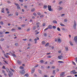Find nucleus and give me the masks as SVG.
<instances>
[{
  "instance_id": "obj_1",
  "label": "nucleus",
  "mask_w": 77,
  "mask_h": 77,
  "mask_svg": "<svg viewBox=\"0 0 77 77\" xmlns=\"http://www.w3.org/2000/svg\"><path fill=\"white\" fill-rule=\"evenodd\" d=\"M74 24L73 26V28L75 30H76V26H77V23L75 20H74Z\"/></svg>"
},
{
  "instance_id": "obj_2",
  "label": "nucleus",
  "mask_w": 77,
  "mask_h": 77,
  "mask_svg": "<svg viewBox=\"0 0 77 77\" xmlns=\"http://www.w3.org/2000/svg\"><path fill=\"white\" fill-rule=\"evenodd\" d=\"M60 77H63L65 76V72H63L60 74Z\"/></svg>"
},
{
  "instance_id": "obj_3",
  "label": "nucleus",
  "mask_w": 77,
  "mask_h": 77,
  "mask_svg": "<svg viewBox=\"0 0 77 77\" xmlns=\"http://www.w3.org/2000/svg\"><path fill=\"white\" fill-rule=\"evenodd\" d=\"M48 10H49V11H51V12L53 11V10H52V9H51V6L48 5Z\"/></svg>"
},
{
  "instance_id": "obj_4",
  "label": "nucleus",
  "mask_w": 77,
  "mask_h": 77,
  "mask_svg": "<svg viewBox=\"0 0 77 77\" xmlns=\"http://www.w3.org/2000/svg\"><path fill=\"white\" fill-rule=\"evenodd\" d=\"M19 72H20V74H24L26 73V72H25L24 70H23L22 71H20Z\"/></svg>"
},
{
  "instance_id": "obj_5",
  "label": "nucleus",
  "mask_w": 77,
  "mask_h": 77,
  "mask_svg": "<svg viewBox=\"0 0 77 77\" xmlns=\"http://www.w3.org/2000/svg\"><path fill=\"white\" fill-rule=\"evenodd\" d=\"M9 72H10V74H8V75L9 77H11V76L13 75V73H12V72L10 71Z\"/></svg>"
},
{
  "instance_id": "obj_6",
  "label": "nucleus",
  "mask_w": 77,
  "mask_h": 77,
  "mask_svg": "<svg viewBox=\"0 0 77 77\" xmlns=\"http://www.w3.org/2000/svg\"><path fill=\"white\" fill-rule=\"evenodd\" d=\"M74 40L75 42V43H77V36H76L74 38Z\"/></svg>"
},
{
  "instance_id": "obj_7",
  "label": "nucleus",
  "mask_w": 77,
  "mask_h": 77,
  "mask_svg": "<svg viewBox=\"0 0 77 77\" xmlns=\"http://www.w3.org/2000/svg\"><path fill=\"white\" fill-rule=\"evenodd\" d=\"M58 57L59 59H62L61 58H63V56L62 55H60L59 56H58Z\"/></svg>"
},
{
  "instance_id": "obj_8",
  "label": "nucleus",
  "mask_w": 77,
  "mask_h": 77,
  "mask_svg": "<svg viewBox=\"0 0 77 77\" xmlns=\"http://www.w3.org/2000/svg\"><path fill=\"white\" fill-rule=\"evenodd\" d=\"M39 24H40V23L39 22H38L36 23V25H37V28H38V27H39Z\"/></svg>"
},
{
  "instance_id": "obj_9",
  "label": "nucleus",
  "mask_w": 77,
  "mask_h": 77,
  "mask_svg": "<svg viewBox=\"0 0 77 77\" xmlns=\"http://www.w3.org/2000/svg\"><path fill=\"white\" fill-rule=\"evenodd\" d=\"M48 29H52V27L51 25H49L48 26Z\"/></svg>"
},
{
  "instance_id": "obj_10",
  "label": "nucleus",
  "mask_w": 77,
  "mask_h": 77,
  "mask_svg": "<svg viewBox=\"0 0 77 77\" xmlns=\"http://www.w3.org/2000/svg\"><path fill=\"white\" fill-rule=\"evenodd\" d=\"M74 72H75V70H73L72 71L70 72V74H74Z\"/></svg>"
},
{
  "instance_id": "obj_11",
  "label": "nucleus",
  "mask_w": 77,
  "mask_h": 77,
  "mask_svg": "<svg viewBox=\"0 0 77 77\" xmlns=\"http://www.w3.org/2000/svg\"><path fill=\"white\" fill-rule=\"evenodd\" d=\"M52 23H54L55 24H57V21L56 20H53L52 21Z\"/></svg>"
},
{
  "instance_id": "obj_12",
  "label": "nucleus",
  "mask_w": 77,
  "mask_h": 77,
  "mask_svg": "<svg viewBox=\"0 0 77 77\" xmlns=\"http://www.w3.org/2000/svg\"><path fill=\"white\" fill-rule=\"evenodd\" d=\"M58 63H64V62L62 61H58Z\"/></svg>"
},
{
  "instance_id": "obj_13",
  "label": "nucleus",
  "mask_w": 77,
  "mask_h": 77,
  "mask_svg": "<svg viewBox=\"0 0 77 77\" xmlns=\"http://www.w3.org/2000/svg\"><path fill=\"white\" fill-rule=\"evenodd\" d=\"M58 42H59V43H61L62 42V41L60 39H58Z\"/></svg>"
},
{
  "instance_id": "obj_14",
  "label": "nucleus",
  "mask_w": 77,
  "mask_h": 77,
  "mask_svg": "<svg viewBox=\"0 0 77 77\" xmlns=\"http://www.w3.org/2000/svg\"><path fill=\"white\" fill-rule=\"evenodd\" d=\"M47 8V5H44L43 7V8H44V9H46Z\"/></svg>"
},
{
  "instance_id": "obj_15",
  "label": "nucleus",
  "mask_w": 77,
  "mask_h": 77,
  "mask_svg": "<svg viewBox=\"0 0 77 77\" xmlns=\"http://www.w3.org/2000/svg\"><path fill=\"white\" fill-rule=\"evenodd\" d=\"M6 69L8 72H9L10 71H9V69L8 68H6Z\"/></svg>"
},
{
  "instance_id": "obj_16",
  "label": "nucleus",
  "mask_w": 77,
  "mask_h": 77,
  "mask_svg": "<svg viewBox=\"0 0 77 77\" xmlns=\"http://www.w3.org/2000/svg\"><path fill=\"white\" fill-rule=\"evenodd\" d=\"M11 54V55H12V56H14V57H16V55H15V54H13V53H12Z\"/></svg>"
},
{
  "instance_id": "obj_17",
  "label": "nucleus",
  "mask_w": 77,
  "mask_h": 77,
  "mask_svg": "<svg viewBox=\"0 0 77 77\" xmlns=\"http://www.w3.org/2000/svg\"><path fill=\"white\" fill-rule=\"evenodd\" d=\"M17 63H18V64H19V65H20V64H21V62H20V61L19 60H18Z\"/></svg>"
},
{
  "instance_id": "obj_18",
  "label": "nucleus",
  "mask_w": 77,
  "mask_h": 77,
  "mask_svg": "<svg viewBox=\"0 0 77 77\" xmlns=\"http://www.w3.org/2000/svg\"><path fill=\"white\" fill-rule=\"evenodd\" d=\"M38 71L39 73H40V74H42V71H41V70L39 69Z\"/></svg>"
},
{
  "instance_id": "obj_19",
  "label": "nucleus",
  "mask_w": 77,
  "mask_h": 77,
  "mask_svg": "<svg viewBox=\"0 0 77 77\" xmlns=\"http://www.w3.org/2000/svg\"><path fill=\"white\" fill-rule=\"evenodd\" d=\"M20 69H24V67L22 66H20Z\"/></svg>"
},
{
  "instance_id": "obj_20",
  "label": "nucleus",
  "mask_w": 77,
  "mask_h": 77,
  "mask_svg": "<svg viewBox=\"0 0 77 77\" xmlns=\"http://www.w3.org/2000/svg\"><path fill=\"white\" fill-rule=\"evenodd\" d=\"M62 9H63V8H62V7H60L59 8L58 10L59 11H60L61 10H62Z\"/></svg>"
},
{
  "instance_id": "obj_21",
  "label": "nucleus",
  "mask_w": 77,
  "mask_h": 77,
  "mask_svg": "<svg viewBox=\"0 0 77 77\" xmlns=\"http://www.w3.org/2000/svg\"><path fill=\"white\" fill-rule=\"evenodd\" d=\"M53 74H54V75H55L56 73H55V70H53Z\"/></svg>"
},
{
  "instance_id": "obj_22",
  "label": "nucleus",
  "mask_w": 77,
  "mask_h": 77,
  "mask_svg": "<svg viewBox=\"0 0 77 77\" xmlns=\"http://www.w3.org/2000/svg\"><path fill=\"white\" fill-rule=\"evenodd\" d=\"M49 45V43H48L45 45V47H47Z\"/></svg>"
},
{
  "instance_id": "obj_23",
  "label": "nucleus",
  "mask_w": 77,
  "mask_h": 77,
  "mask_svg": "<svg viewBox=\"0 0 77 77\" xmlns=\"http://www.w3.org/2000/svg\"><path fill=\"white\" fill-rule=\"evenodd\" d=\"M63 30H65V32H67V29H65L64 28H63L62 29Z\"/></svg>"
},
{
  "instance_id": "obj_24",
  "label": "nucleus",
  "mask_w": 77,
  "mask_h": 77,
  "mask_svg": "<svg viewBox=\"0 0 77 77\" xmlns=\"http://www.w3.org/2000/svg\"><path fill=\"white\" fill-rule=\"evenodd\" d=\"M47 57L49 59L50 58H51V57H52L51 56L49 55Z\"/></svg>"
},
{
  "instance_id": "obj_25",
  "label": "nucleus",
  "mask_w": 77,
  "mask_h": 77,
  "mask_svg": "<svg viewBox=\"0 0 77 77\" xmlns=\"http://www.w3.org/2000/svg\"><path fill=\"white\" fill-rule=\"evenodd\" d=\"M24 76H26V77H29V74L28 73H26L25 75Z\"/></svg>"
},
{
  "instance_id": "obj_26",
  "label": "nucleus",
  "mask_w": 77,
  "mask_h": 77,
  "mask_svg": "<svg viewBox=\"0 0 77 77\" xmlns=\"http://www.w3.org/2000/svg\"><path fill=\"white\" fill-rule=\"evenodd\" d=\"M42 44L44 45V44H45V42L44 41H43L42 42Z\"/></svg>"
},
{
  "instance_id": "obj_27",
  "label": "nucleus",
  "mask_w": 77,
  "mask_h": 77,
  "mask_svg": "<svg viewBox=\"0 0 77 77\" xmlns=\"http://www.w3.org/2000/svg\"><path fill=\"white\" fill-rule=\"evenodd\" d=\"M17 9H21V8H20V6H19V5H18V6L17 7Z\"/></svg>"
},
{
  "instance_id": "obj_28",
  "label": "nucleus",
  "mask_w": 77,
  "mask_h": 77,
  "mask_svg": "<svg viewBox=\"0 0 77 77\" xmlns=\"http://www.w3.org/2000/svg\"><path fill=\"white\" fill-rule=\"evenodd\" d=\"M35 11V8H32V9L31 10V12H34Z\"/></svg>"
},
{
  "instance_id": "obj_29",
  "label": "nucleus",
  "mask_w": 77,
  "mask_h": 77,
  "mask_svg": "<svg viewBox=\"0 0 77 77\" xmlns=\"http://www.w3.org/2000/svg\"><path fill=\"white\" fill-rule=\"evenodd\" d=\"M4 9H5L4 8L2 9V12L3 13H4Z\"/></svg>"
},
{
  "instance_id": "obj_30",
  "label": "nucleus",
  "mask_w": 77,
  "mask_h": 77,
  "mask_svg": "<svg viewBox=\"0 0 77 77\" xmlns=\"http://www.w3.org/2000/svg\"><path fill=\"white\" fill-rule=\"evenodd\" d=\"M70 44L71 45H73V44L72 43V42L71 41H70Z\"/></svg>"
},
{
  "instance_id": "obj_31",
  "label": "nucleus",
  "mask_w": 77,
  "mask_h": 77,
  "mask_svg": "<svg viewBox=\"0 0 77 77\" xmlns=\"http://www.w3.org/2000/svg\"><path fill=\"white\" fill-rule=\"evenodd\" d=\"M65 49H66V51H68V48L67 47H66L65 48Z\"/></svg>"
},
{
  "instance_id": "obj_32",
  "label": "nucleus",
  "mask_w": 77,
  "mask_h": 77,
  "mask_svg": "<svg viewBox=\"0 0 77 77\" xmlns=\"http://www.w3.org/2000/svg\"><path fill=\"white\" fill-rule=\"evenodd\" d=\"M15 14L17 16H18V13L17 12H16Z\"/></svg>"
},
{
  "instance_id": "obj_33",
  "label": "nucleus",
  "mask_w": 77,
  "mask_h": 77,
  "mask_svg": "<svg viewBox=\"0 0 77 77\" xmlns=\"http://www.w3.org/2000/svg\"><path fill=\"white\" fill-rule=\"evenodd\" d=\"M36 29V26H34L33 27V30H35Z\"/></svg>"
},
{
  "instance_id": "obj_34",
  "label": "nucleus",
  "mask_w": 77,
  "mask_h": 77,
  "mask_svg": "<svg viewBox=\"0 0 77 77\" xmlns=\"http://www.w3.org/2000/svg\"><path fill=\"white\" fill-rule=\"evenodd\" d=\"M57 30H58V31H60V29L59 27L57 28Z\"/></svg>"
},
{
  "instance_id": "obj_35",
  "label": "nucleus",
  "mask_w": 77,
  "mask_h": 77,
  "mask_svg": "<svg viewBox=\"0 0 77 77\" xmlns=\"http://www.w3.org/2000/svg\"><path fill=\"white\" fill-rule=\"evenodd\" d=\"M10 70H11V71H12L13 72H15V70L11 68H10Z\"/></svg>"
},
{
  "instance_id": "obj_36",
  "label": "nucleus",
  "mask_w": 77,
  "mask_h": 77,
  "mask_svg": "<svg viewBox=\"0 0 77 77\" xmlns=\"http://www.w3.org/2000/svg\"><path fill=\"white\" fill-rule=\"evenodd\" d=\"M68 21V19H64V22H67Z\"/></svg>"
},
{
  "instance_id": "obj_37",
  "label": "nucleus",
  "mask_w": 77,
  "mask_h": 77,
  "mask_svg": "<svg viewBox=\"0 0 77 77\" xmlns=\"http://www.w3.org/2000/svg\"><path fill=\"white\" fill-rule=\"evenodd\" d=\"M35 68H33L32 69V71H34V72L35 71Z\"/></svg>"
},
{
  "instance_id": "obj_38",
  "label": "nucleus",
  "mask_w": 77,
  "mask_h": 77,
  "mask_svg": "<svg viewBox=\"0 0 77 77\" xmlns=\"http://www.w3.org/2000/svg\"><path fill=\"white\" fill-rule=\"evenodd\" d=\"M12 15H13V14H8V16L9 17L10 16H12Z\"/></svg>"
},
{
  "instance_id": "obj_39",
  "label": "nucleus",
  "mask_w": 77,
  "mask_h": 77,
  "mask_svg": "<svg viewBox=\"0 0 77 77\" xmlns=\"http://www.w3.org/2000/svg\"><path fill=\"white\" fill-rule=\"evenodd\" d=\"M53 29H56V27L54 26H53Z\"/></svg>"
},
{
  "instance_id": "obj_40",
  "label": "nucleus",
  "mask_w": 77,
  "mask_h": 77,
  "mask_svg": "<svg viewBox=\"0 0 77 77\" xmlns=\"http://www.w3.org/2000/svg\"><path fill=\"white\" fill-rule=\"evenodd\" d=\"M40 62L41 63H44V61L43 60H40Z\"/></svg>"
},
{
  "instance_id": "obj_41",
  "label": "nucleus",
  "mask_w": 77,
  "mask_h": 77,
  "mask_svg": "<svg viewBox=\"0 0 77 77\" xmlns=\"http://www.w3.org/2000/svg\"><path fill=\"white\" fill-rule=\"evenodd\" d=\"M72 63L73 64V65H76L74 61H72Z\"/></svg>"
},
{
  "instance_id": "obj_42",
  "label": "nucleus",
  "mask_w": 77,
  "mask_h": 77,
  "mask_svg": "<svg viewBox=\"0 0 77 77\" xmlns=\"http://www.w3.org/2000/svg\"><path fill=\"white\" fill-rule=\"evenodd\" d=\"M14 5H16V6H19V5H18V4H17V3H14Z\"/></svg>"
},
{
  "instance_id": "obj_43",
  "label": "nucleus",
  "mask_w": 77,
  "mask_h": 77,
  "mask_svg": "<svg viewBox=\"0 0 77 77\" xmlns=\"http://www.w3.org/2000/svg\"><path fill=\"white\" fill-rule=\"evenodd\" d=\"M37 14L38 15L40 16L41 15V13L40 12L37 13Z\"/></svg>"
},
{
  "instance_id": "obj_44",
  "label": "nucleus",
  "mask_w": 77,
  "mask_h": 77,
  "mask_svg": "<svg viewBox=\"0 0 77 77\" xmlns=\"http://www.w3.org/2000/svg\"><path fill=\"white\" fill-rule=\"evenodd\" d=\"M48 28L47 27L46 28L44 29V31H45V30H48Z\"/></svg>"
},
{
  "instance_id": "obj_45",
  "label": "nucleus",
  "mask_w": 77,
  "mask_h": 77,
  "mask_svg": "<svg viewBox=\"0 0 77 77\" xmlns=\"http://www.w3.org/2000/svg\"><path fill=\"white\" fill-rule=\"evenodd\" d=\"M44 35L45 36H47V33H44Z\"/></svg>"
},
{
  "instance_id": "obj_46",
  "label": "nucleus",
  "mask_w": 77,
  "mask_h": 77,
  "mask_svg": "<svg viewBox=\"0 0 77 77\" xmlns=\"http://www.w3.org/2000/svg\"><path fill=\"white\" fill-rule=\"evenodd\" d=\"M0 23L2 24V25H3V21H1L0 22Z\"/></svg>"
},
{
  "instance_id": "obj_47",
  "label": "nucleus",
  "mask_w": 77,
  "mask_h": 77,
  "mask_svg": "<svg viewBox=\"0 0 77 77\" xmlns=\"http://www.w3.org/2000/svg\"><path fill=\"white\" fill-rule=\"evenodd\" d=\"M18 44L17 43H15V45H16V46H18Z\"/></svg>"
},
{
  "instance_id": "obj_48",
  "label": "nucleus",
  "mask_w": 77,
  "mask_h": 77,
  "mask_svg": "<svg viewBox=\"0 0 77 77\" xmlns=\"http://www.w3.org/2000/svg\"><path fill=\"white\" fill-rule=\"evenodd\" d=\"M38 64H37L36 65H35V66H34V68H36V67H38Z\"/></svg>"
},
{
  "instance_id": "obj_49",
  "label": "nucleus",
  "mask_w": 77,
  "mask_h": 77,
  "mask_svg": "<svg viewBox=\"0 0 77 77\" xmlns=\"http://www.w3.org/2000/svg\"><path fill=\"white\" fill-rule=\"evenodd\" d=\"M20 2H21L22 3V2H23V0H19Z\"/></svg>"
},
{
  "instance_id": "obj_50",
  "label": "nucleus",
  "mask_w": 77,
  "mask_h": 77,
  "mask_svg": "<svg viewBox=\"0 0 77 77\" xmlns=\"http://www.w3.org/2000/svg\"><path fill=\"white\" fill-rule=\"evenodd\" d=\"M2 68H3V69H6V68L5 67V66H3V67H2Z\"/></svg>"
},
{
  "instance_id": "obj_51",
  "label": "nucleus",
  "mask_w": 77,
  "mask_h": 77,
  "mask_svg": "<svg viewBox=\"0 0 77 77\" xmlns=\"http://www.w3.org/2000/svg\"><path fill=\"white\" fill-rule=\"evenodd\" d=\"M39 32H38L35 33V35H38V34H39Z\"/></svg>"
},
{
  "instance_id": "obj_52",
  "label": "nucleus",
  "mask_w": 77,
  "mask_h": 77,
  "mask_svg": "<svg viewBox=\"0 0 77 77\" xmlns=\"http://www.w3.org/2000/svg\"><path fill=\"white\" fill-rule=\"evenodd\" d=\"M51 54V53H50V52L49 53H47L46 54H47V55H49V54Z\"/></svg>"
},
{
  "instance_id": "obj_53",
  "label": "nucleus",
  "mask_w": 77,
  "mask_h": 77,
  "mask_svg": "<svg viewBox=\"0 0 77 77\" xmlns=\"http://www.w3.org/2000/svg\"><path fill=\"white\" fill-rule=\"evenodd\" d=\"M64 15H65V14H63L61 15V17H62V16H64Z\"/></svg>"
},
{
  "instance_id": "obj_54",
  "label": "nucleus",
  "mask_w": 77,
  "mask_h": 77,
  "mask_svg": "<svg viewBox=\"0 0 77 77\" xmlns=\"http://www.w3.org/2000/svg\"><path fill=\"white\" fill-rule=\"evenodd\" d=\"M2 72L3 73H5V71L3 70H2Z\"/></svg>"
},
{
  "instance_id": "obj_55",
  "label": "nucleus",
  "mask_w": 77,
  "mask_h": 77,
  "mask_svg": "<svg viewBox=\"0 0 77 77\" xmlns=\"http://www.w3.org/2000/svg\"><path fill=\"white\" fill-rule=\"evenodd\" d=\"M3 33V32H0V35H2Z\"/></svg>"
},
{
  "instance_id": "obj_56",
  "label": "nucleus",
  "mask_w": 77,
  "mask_h": 77,
  "mask_svg": "<svg viewBox=\"0 0 77 77\" xmlns=\"http://www.w3.org/2000/svg\"><path fill=\"white\" fill-rule=\"evenodd\" d=\"M33 15H34V16H36V14L35 13H34Z\"/></svg>"
},
{
  "instance_id": "obj_57",
  "label": "nucleus",
  "mask_w": 77,
  "mask_h": 77,
  "mask_svg": "<svg viewBox=\"0 0 77 77\" xmlns=\"http://www.w3.org/2000/svg\"><path fill=\"white\" fill-rule=\"evenodd\" d=\"M24 7V8H26V9H27V6L26 5H25Z\"/></svg>"
},
{
  "instance_id": "obj_58",
  "label": "nucleus",
  "mask_w": 77,
  "mask_h": 77,
  "mask_svg": "<svg viewBox=\"0 0 77 77\" xmlns=\"http://www.w3.org/2000/svg\"><path fill=\"white\" fill-rule=\"evenodd\" d=\"M15 30V29H11V31H14Z\"/></svg>"
},
{
  "instance_id": "obj_59",
  "label": "nucleus",
  "mask_w": 77,
  "mask_h": 77,
  "mask_svg": "<svg viewBox=\"0 0 77 77\" xmlns=\"http://www.w3.org/2000/svg\"><path fill=\"white\" fill-rule=\"evenodd\" d=\"M27 38H25V39H23V41H27Z\"/></svg>"
},
{
  "instance_id": "obj_60",
  "label": "nucleus",
  "mask_w": 77,
  "mask_h": 77,
  "mask_svg": "<svg viewBox=\"0 0 77 77\" xmlns=\"http://www.w3.org/2000/svg\"><path fill=\"white\" fill-rule=\"evenodd\" d=\"M52 67V68H53V69L55 68V66H53Z\"/></svg>"
},
{
  "instance_id": "obj_61",
  "label": "nucleus",
  "mask_w": 77,
  "mask_h": 77,
  "mask_svg": "<svg viewBox=\"0 0 77 77\" xmlns=\"http://www.w3.org/2000/svg\"><path fill=\"white\" fill-rule=\"evenodd\" d=\"M45 26V23H44L43 24V26Z\"/></svg>"
},
{
  "instance_id": "obj_62",
  "label": "nucleus",
  "mask_w": 77,
  "mask_h": 77,
  "mask_svg": "<svg viewBox=\"0 0 77 77\" xmlns=\"http://www.w3.org/2000/svg\"><path fill=\"white\" fill-rule=\"evenodd\" d=\"M75 60H76V62L77 63V57H75Z\"/></svg>"
},
{
  "instance_id": "obj_63",
  "label": "nucleus",
  "mask_w": 77,
  "mask_h": 77,
  "mask_svg": "<svg viewBox=\"0 0 77 77\" xmlns=\"http://www.w3.org/2000/svg\"><path fill=\"white\" fill-rule=\"evenodd\" d=\"M5 33H6V34H7V33H9V32H5Z\"/></svg>"
},
{
  "instance_id": "obj_64",
  "label": "nucleus",
  "mask_w": 77,
  "mask_h": 77,
  "mask_svg": "<svg viewBox=\"0 0 77 77\" xmlns=\"http://www.w3.org/2000/svg\"><path fill=\"white\" fill-rule=\"evenodd\" d=\"M44 77H48V76L47 75H44Z\"/></svg>"
}]
</instances>
